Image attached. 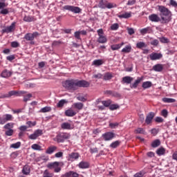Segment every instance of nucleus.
Returning a JSON list of instances; mask_svg holds the SVG:
<instances>
[{
  "instance_id": "f704fd0d",
  "label": "nucleus",
  "mask_w": 177,
  "mask_h": 177,
  "mask_svg": "<svg viewBox=\"0 0 177 177\" xmlns=\"http://www.w3.org/2000/svg\"><path fill=\"white\" fill-rule=\"evenodd\" d=\"M160 145H161V141H160V140H155L154 141L152 142L151 147L156 148L158 147Z\"/></svg>"
},
{
  "instance_id": "49530a36",
  "label": "nucleus",
  "mask_w": 177,
  "mask_h": 177,
  "mask_svg": "<svg viewBox=\"0 0 177 177\" xmlns=\"http://www.w3.org/2000/svg\"><path fill=\"white\" fill-rule=\"evenodd\" d=\"M117 109H120V105L117 104H111L109 106V109L111 111L117 110Z\"/></svg>"
},
{
  "instance_id": "052dcab7",
  "label": "nucleus",
  "mask_w": 177,
  "mask_h": 177,
  "mask_svg": "<svg viewBox=\"0 0 177 177\" xmlns=\"http://www.w3.org/2000/svg\"><path fill=\"white\" fill-rule=\"evenodd\" d=\"M111 49H112V50H118L120 46L118 44H113L111 46Z\"/></svg>"
},
{
  "instance_id": "4be33fe9",
  "label": "nucleus",
  "mask_w": 177,
  "mask_h": 177,
  "mask_svg": "<svg viewBox=\"0 0 177 177\" xmlns=\"http://www.w3.org/2000/svg\"><path fill=\"white\" fill-rule=\"evenodd\" d=\"M11 96H19V91H11L8 93L3 96V97H10Z\"/></svg>"
},
{
  "instance_id": "37998d69",
  "label": "nucleus",
  "mask_w": 177,
  "mask_h": 177,
  "mask_svg": "<svg viewBox=\"0 0 177 177\" xmlns=\"http://www.w3.org/2000/svg\"><path fill=\"white\" fill-rule=\"evenodd\" d=\"M20 146H21V142H17L16 143L12 144L10 145V147L12 149H19V147H20Z\"/></svg>"
},
{
  "instance_id": "5fc2aeb1",
  "label": "nucleus",
  "mask_w": 177,
  "mask_h": 177,
  "mask_svg": "<svg viewBox=\"0 0 177 177\" xmlns=\"http://www.w3.org/2000/svg\"><path fill=\"white\" fill-rule=\"evenodd\" d=\"M93 78H95L96 80H100L103 78V75L102 73H97L93 75Z\"/></svg>"
},
{
  "instance_id": "bf43d9fd",
  "label": "nucleus",
  "mask_w": 177,
  "mask_h": 177,
  "mask_svg": "<svg viewBox=\"0 0 177 177\" xmlns=\"http://www.w3.org/2000/svg\"><path fill=\"white\" fill-rule=\"evenodd\" d=\"M106 3H104V1H101L99 3V8L101 9H106Z\"/></svg>"
},
{
  "instance_id": "58836bf2",
  "label": "nucleus",
  "mask_w": 177,
  "mask_h": 177,
  "mask_svg": "<svg viewBox=\"0 0 177 177\" xmlns=\"http://www.w3.org/2000/svg\"><path fill=\"white\" fill-rule=\"evenodd\" d=\"M113 8H117V4L114 3H106V9H113Z\"/></svg>"
},
{
  "instance_id": "b1692460",
  "label": "nucleus",
  "mask_w": 177,
  "mask_h": 177,
  "mask_svg": "<svg viewBox=\"0 0 177 177\" xmlns=\"http://www.w3.org/2000/svg\"><path fill=\"white\" fill-rule=\"evenodd\" d=\"M57 167H59V162L48 163L47 165V168L49 169H55Z\"/></svg>"
},
{
  "instance_id": "1a4fd4ad",
  "label": "nucleus",
  "mask_w": 177,
  "mask_h": 177,
  "mask_svg": "<svg viewBox=\"0 0 177 177\" xmlns=\"http://www.w3.org/2000/svg\"><path fill=\"white\" fill-rule=\"evenodd\" d=\"M39 35V33L38 32H35L33 33H27L24 36V39L26 41H34V38H37Z\"/></svg>"
},
{
  "instance_id": "79ce46f5",
  "label": "nucleus",
  "mask_w": 177,
  "mask_h": 177,
  "mask_svg": "<svg viewBox=\"0 0 177 177\" xmlns=\"http://www.w3.org/2000/svg\"><path fill=\"white\" fill-rule=\"evenodd\" d=\"M159 40L162 44H168L169 42V39L167 37H159Z\"/></svg>"
},
{
  "instance_id": "cd10ccee",
  "label": "nucleus",
  "mask_w": 177,
  "mask_h": 177,
  "mask_svg": "<svg viewBox=\"0 0 177 177\" xmlns=\"http://www.w3.org/2000/svg\"><path fill=\"white\" fill-rule=\"evenodd\" d=\"M153 85V83H151V82H144L143 83H142V88H144V89H147V88H151V86Z\"/></svg>"
},
{
  "instance_id": "de8ad7c7",
  "label": "nucleus",
  "mask_w": 177,
  "mask_h": 177,
  "mask_svg": "<svg viewBox=\"0 0 177 177\" xmlns=\"http://www.w3.org/2000/svg\"><path fill=\"white\" fill-rule=\"evenodd\" d=\"M14 132H15V131H13V129H9L6 131L5 135H6V136H12L13 135Z\"/></svg>"
},
{
  "instance_id": "603ef678",
  "label": "nucleus",
  "mask_w": 177,
  "mask_h": 177,
  "mask_svg": "<svg viewBox=\"0 0 177 177\" xmlns=\"http://www.w3.org/2000/svg\"><path fill=\"white\" fill-rule=\"evenodd\" d=\"M67 101L66 100H61L57 104V107H63L64 106V104L66 103Z\"/></svg>"
},
{
  "instance_id": "f03ea898",
  "label": "nucleus",
  "mask_w": 177,
  "mask_h": 177,
  "mask_svg": "<svg viewBox=\"0 0 177 177\" xmlns=\"http://www.w3.org/2000/svg\"><path fill=\"white\" fill-rule=\"evenodd\" d=\"M157 8L160 12V19H162V24H168L172 20V12L164 6H158Z\"/></svg>"
},
{
  "instance_id": "2f4dec72",
  "label": "nucleus",
  "mask_w": 177,
  "mask_h": 177,
  "mask_svg": "<svg viewBox=\"0 0 177 177\" xmlns=\"http://www.w3.org/2000/svg\"><path fill=\"white\" fill-rule=\"evenodd\" d=\"M31 149H32V150H35V151H41V147L38 145V144H33L31 146Z\"/></svg>"
},
{
  "instance_id": "e433bc0d",
  "label": "nucleus",
  "mask_w": 177,
  "mask_h": 177,
  "mask_svg": "<svg viewBox=\"0 0 177 177\" xmlns=\"http://www.w3.org/2000/svg\"><path fill=\"white\" fill-rule=\"evenodd\" d=\"M151 29L150 27H147V28H142L140 30V34H142V35H145V34H147V32H150Z\"/></svg>"
},
{
  "instance_id": "412c9836",
  "label": "nucleus",
  "mask_w": 177,
  "mask_h": 177,
  "mask_svg": "<svg viewBox=\"0 0 177 177\" xmlns=\"http://www.w3.org/2000/svg\"><path fill=\"white\" fill-rule=\"evenodd\" d=\"M103 77V80L104 81H110V80H111V78H113V73H110V72H107L106 73H104Z\"/></svg>"
},
{
  "instance_id": "f8f14e48",
  "label": "nucleus",
  "mask_w": 177,
  "mask_h": 177,
  "mask_svg": "<svg viewBox=\"0 0 177 177\" xmlns=\"http://www.w3.org/2000/svg\"><path fill=\"white\" fill-rule=\"evenodd\" d=\"M102 138L106 141L111 140V139H113V138H114V133L106 132V133L102 134Z\"/></svg>"
},
{
  "instance_id": "4c0bfd02",
  "label": "nucleus",
  "mask_w": 177,
  "mask_h": 177,
  "mask_svg": "<svg viewBox=\"0 0 177 177\" xmlns=\"http://www.w3.org/2000/svg\"><path fill=\"white\" fill-rule=\"evenodd\" d=\"M56 149H57V147H56L55 146L50 147L48 148L46 153H47V154H52L55 151V150H56Z\"/></svg>"
},
{
  "instance_id": "c756f323",
  "label": "nucleus",
  "mask_w": 177,
  "mask_h": 177,
  "mask_svg": "<svg viewBox=\"0 0 177 177\" xmlns=\"http://www.w3.org/2000/svg\"><path fill=\"white\" fill-rule=\"evenodd\" d=\"M49 111H52V108L50 106H45L41 108L39 111V113H49Z\"/></svg>"
},
{
  "instance_id": "13d9d810",
  "label": "nucleus",
  "mask_w": 177,
  "mask_h": 177,
  "mask_svg": "<svg viewBox=\"0 0 177 177\" xmlns=\"http://www.w3.org/2000/svg\"><path fill=\"white\" fill-rule=\"evenodd\" d=\"M169 4L171 6H173V8H177V2L175 0H170Z\"/></svg>"
},
{
  "instance_id": "9d476101",
  "label": "nucleus",
  "mask_w": 177,
  "mask_h": 177,
  "mask_svg": "<svg viewBox=\"0 0 177 177\" xmlns=\"http://www.w3.org/2000/svg\"><path fill=\"white\" fill-rule=\"evenodd\" d=\"M80 158V153L77 152H72L68 156V161H75V160H78Z\"/></svg>"
},
{
  "instance_id": "c9c22d12",
  "label": "nucleus",
  "mask_w": 177,
  "mask_h": 177,
  "mask_svg": "<svg viewBox=\"0 0 177 177\" xmlns=\"http://www.w3.org/2000/svg\"><path fill=\"white\" fill-rule=\"evenodd\" d=\"M147 46V45L146 44V43L143 41H140L136 44V48H138V49H142V48H146Z\"/></svg>"
},
{
  "instance_id": "338daca9",
  "label": "nucleus",
  "mask_w": 177,
  "mask_h": 177,
  "mask_svg": "<svg viewBox=\"0 0 177 177\" xmlns=\"http://www.w3.org/2000/svg\"><path fill=\"white\" fill-rule=\"evenodd\" d=\"M74 35L77 39H81V32H80V31L75 32Z\"/></svg>"
},
{
  "instance_id": "bb28decb",
  "label": "nucleus",
  "mask_w": 177,
  "mask_h": 177,
  "mask_svg": "<svg viewBox=\"0 0 177 177\" xmlns=\"http://www.w3.org/2000/svg\"><path fill=\"white\" fill-rule=\"evenodd\" d=\"M104 64V61L103 59H95L93 62V66H96L98 67L99 66H102V64Z\"/></svg>"
},
{
  "instance_id": "774afa93",
  "label": "nucleus",
  "mask_w": 177,
  "mask_h": 177,
  "mask_svg": "<svg viewBox=\"0 0 177 177\" xmlns=\"http://www.w3.org/2000/svg\"><path fill=\"white\" fill-rule=\"evenodd\" d=\"M19 42H17V41H12V43H11V46H12V48H19Z\"/></svg>"
},
{
  "instance_id": "69168bd1",
  "label": "nucleus",
  "mask_w": 177,
  "mask_h": 177,
  "mask_svg": "<svg viewBox=\"0 0 177 177\" xmlns=\"http://www.w3.org/2000/svg\"><path fill=\"white\" fill-rule=\"evenodd\" d=\"M75 174H77V173L73 172V171H69V172H67L65 174V176L66 177H70V176L74 177Z\"/></svg>"
},
{
  "instance_id": "680f3d73",
  "label": "nucleus",
  "mask_w": 177,
  "mask_h": 177,
  "mask_svg": "<svg viewBox=\"0 0 177 177\" xmlns=\"http://www.w3.org/2000/svg\"><path fill=\"white\" fill-rule=\"evenodd\" d=\"M145 171H140L134 175V177H142L145 176Z\"/></svg>"
},
{
  "instance_id": "8fccbe9b",
  "label": "nucleus",
  "mask_w": 177,
  "mask_h": 177,
  "mask_svg": "<svg viewBox=\"0 0 177 177\" xmlns=\"http://www.w3.org/2000/svg\"><path fill=\"white\" fill-rule=\"evenodd\" d=\"M31 97H32V94L31 93H28L26 95L24 96V102H28V100H30V99H31Z\"/></svg>"
},
{
  "instance_id": "4d7b16f0",
  "label": "nucleus",
  "mask_w": 177,
  "mask_h": 177,
  "mask_svg": "<svg viewBox=\"0 0 177 177\" xmlns=\"http://www.w3.org/2000/svg\"><path fill=\"white\" fill-rule=\"evenodd\" d=\"M102 104L105 106V107H109L111 104V100H107V101H102Z\"/></svg>"
},
{
  "instance_id": "c85d7f7f",
  "label": "nucleus",
  "mask_w": 177,
  "mask_h": 177,
  "mask_svg": "<svg viewBox=\"0 0 177 177\" xmlns=\"http://www.w3.org/2000/svg\"><path fill=\"white\" fill-rule=\"evenodd\" d=\"M62 129H72L71 124L68 122H64L61 124Z\"/></svg>"
},
{
  "instance_id": "f3484780",
  "label": "nucleus",
  "mask_w": 177,
  "mask_h": 177,
  "mask_svg": "<svg viewBox=\"0 0 177 177\" xmlns=\"http://www.w3.org/2000/svg\"><path fill=\"white\" fill-rule=\"evenodd\" d=\"M78 167L81 169H86V168H89V163L88 162L82 161L78 164Z\"/></svg>"
},
{
  "instance_id": "0e129e2a",
  "label": "nucleus",
  "mask_w": 177,
  "mask_h": 177,
  "mask_svg": "<svg viewBox=\"0 0 177 177\" xmlns=\"http://www.w3.org/2000/svg\"><path fill=\"white\" fill-rule=\"evenodd\" d=\"M77 99L79 100V102H86V98H85L84 96L82 95H79L77 97Z\"/></svg>"
},
{
  "instance_id": "6e6d98bb",
  "label": "nucleus",
  "mask_w": 177,
  "mask_h": 177,
  "mask_svg": "<svg viewBox=\"0 0 177 177\" xmlns=\"http://www.w3.org/2000/svg\"><path fill=\"white\" fill-rule=\"evenodd\" d=\"M161 115H162V117L165 118H167V117H168V111L167 109L162 110Z\"/></svg>"
},
{
  "instance_id": "aec40b11",
  "label": "nucleus",
  "mask_w": 177,
  "mask_h": 177,
  "mask_svg": "<svg viewBox=\"0 0 177 177\" xmlns=\"http://www.w3.org/2000/svg\"><path fill=\"white\" fill-rule=\"evenodd\" d=\"M163 68L164 66L161 64H158L153 66V70L158 73L161 72V71L163 70Z\"/></svg>"
},
{
  "instance_id": "393cba45",
  "label": "nucleus",
  "mask_w": 177,
  "mask_h": 177,
  "mask_svg": "<svg viewBox=\"0 0 177 177\" xmlns=\"http://www.w3.org/2000/svg\"><path fill=\"white\" fill-rule=\"evenodd\" d=\"M132 50V46L131 45H127L122 49V53H129Z\"/></svg>"
},
{
  "instance_id": "473e14b6",
  "label": "nucleus",
  "mask_w": 177,
  "mask_h": 177,
  "mask_svg": "<svg viewBox=\"0 0 177 177\" xmlns=\"http://www.w3.org/2000/svg\"><path fill=\"white\" fill-rule=\"evenodd\" d=\"M22 173L24 174V175L30 174V167H28L27 165L24 166L22 169Z\"/></svg>"
},
{
  "instance_id": "2eb2a0df",
  "label": "nucleus",
  "mask_w": 177,
  "mask_h": 177,
  "mask_svg": "<svg viewBox=\"0 0 177 177\" xmlns=\"http://www.w3.org/2000/svg\"><path fill=\"white\" fill-rule=\"evenodd\" d=\"M76 114L77 111H74L73 109H69L65 111L66 117H74Z\"/></svg>"
},
{
  "instance_id": "6ab92c4d",
  "label": "nucleus",
  "mask_w": 177,
  "mask_h": 177,
  "mask_svg": "<svg viewBox=\"0 0 177 177\" xmlns=\"http://www.w3.org/2000/svg\"><path fill=\"white\" fill-rule=\"evenodd\" d=\"M133 81V77L131 76H125L122 78V83L123 84H131Z\"/></svg>"
},
{
  "instance_id": "9b49d317",
  "label": "nucleus",
  "mask_w": 177,
  "mask_h": 177,
  "mask_svg": "<svg viewBox=\"0 0 177 177\" xmlns=\"http://www.w3.org/2000/svg\"><path fill=\"white\" fill-rule=\"evenodd\" d=\"M162 57V54L161 53H152L149 55V59L151 60H160Z\"/></svg>"
},
{
  "instance_id": "864d4df0",
  "label": "nucleus",
  "mask_w": 177,
  "mask_h": 177,
  "mask_svg": "<svg viewBox=\"0 0 177 177\" xmlns=\"http://www.w3.org/2000/svg\"><path fill=\"white\" fill-rule=\"evenodd\" d=\"M118 125H119L118 122L109 123V127L112 129H115V128H117Z\"/></svg>"
},
{
  "instance_id": "a211bd4d",
  "label": "nucleus",
  "mask_w": 177,
  "mask_h": 177,
  "mask_svg": "<svg viewBox=\"0 0 177 177\" xmlns=\"http://www.w3.org/2000/svg\"><path fill=\"white\" fill-rule=\"evenodd\" d=\"M142 80H143V77H138L137 80L133 82V84L130 86V88H138V85H139V84H140V82H142Z\"/></svg>"
},
{
  "instance_id": "4468645a",
  "label": "nucleus",
  "mask_w": 177,
  "mask_h": 177,
  "mask_svg": "<svg viewBox=\"0 0 177 177\" xmlns=\"http://www.w3.org/2000/svg\"><path fill=\"white\" fill-rule=\"evenodd\" d=\"M155 115H156L154 114L153 112H151L147 115L145 122L146 124H147V125H149V124H151V121H153V119L154 118Z\"/></svg>"
},
{
  "instance_id": "a878e982",
  "label": "nucleus",
  "mask_w": 177,
  "mask_h": 177,
  "mask_svg": "<svg viewBox=\"0 0 177 177\" xmlns=\"http://www.w3.org/2000/svg\"><path fill=\"white\" fill-rule=\"evenodd\" d=\"M97 42H99V44H106V42H107V37L104 35L99 36Z\"/></svg>"
},
{
  "instance_id": "0eeeda50",
  "label": "nucleus",
  "mask_w": 177,
  "mask_h": 177,
  "mask_svg": "<svg viewBox=\"0 0 177 177\" xmlns=\"http://www.w3.org/2000/svg\"><path fill=\"white\" fill-rule=\"evenodd\" d=\"M42 133H43L42 130L37 129V130H35L33 133L30 134L28 136V138L31 140H35L36 139H37V138H39V136H41Z\"/></svg>"
},
{
  "instance_id": "39448f33",
  "label": "nucleus",
  "mask_w": 177,
  "mask_h": 177,
  "mask_svg": "<svg viewBox=\"0 0 177 177\" xmlns=\"http://www.w3.org/2000/svg\"><path fill=\"white\" fill-rule=\"evenodd\" d=\"M62 10H69V12H73V13L81 12V8L73 6H64L62 7Z\"/></svg>"
},
{
  "instance_id": "423d86ee",
  "label": "nucleus",
  "mask_w": 177,
  "mask_h": 177,
  "mask_svg": "<svg viewBox=\"0 0 177 177\" xmlns=\"http://www.w3.org/2000/svg\"><path fill=\"white\" fill-rule=\"evenodd\" d=\"M16 30V22H13L10 26H6L2 29V32L6 34H10V32H13Z\"/></svg>"
},
{
  "instance_id": "20e7f679",
  "label": "nucleus",
  "mask_w": 177,
  "mask_h": 177,
  "mask_svg": "<svg viewBox=\"0 0 177 177\" xmlns=\"http://www.w3.org/2000/svg\"><path fill=\"white\" fill-rule=\"evenodd\" d=\"M15 118L12 115L9 113H6L2 116H0V125H5L8 121H13Z\"/></svg>"
},
{
  "instance_id": "6e6552de",
  "label": "nucleus",
  "mask_w": 177,
  "mask_h": 177,
  "mask_svg": "<svg viewBox=\"0 0 177 177\" xmlns=\"http://www.w3.org/2000/svg\"><path fill=\"white\" fill-rule=\"evenodd\" d=\"M149 20H150V21H152L153 23L160 22L161 24H162V19L157 14L150 15L149 16Z\"/></svg>"
},
{
  "instance_id": "5701e85b",
  "label": "nucleus",
  "mask_w": 177,
  "mask_h": 177,
  "mask_svg": "<svg viewBox=\"0 0 177 177\" xmlns=\"http://www.w3.org/2000/svg\"><path fill=\"white\" fill-rule=\"evenodd\" d=\"M131 16V12H125L124 14L119 15L118 17H119V19H129Z\"/></svg>"
},
{
  "instance_id": "a19ab883",
  "label": "nucleus",
  "mask_w": 177,
  "mask_h": 177,
  "mask_svg": "<svg viewBox=\"0 0 177 177\" xmlns=\"http://www.w3.org/2000/svg\"><path fill=\"white\" fill-rule=\"evenodd\" d=\"M43 177H53V174L46 169L43 173Z\"/></svg>"
},
{
  "instance_id": "ddd939ff",
  "label": "nucleus",
  "mask_w": 177,
  "mask_h": 177,
  "mask_svg": "<svg viewBox=\"0 0 177 177\" xmlns=\"http://www.w3.org/2000/svg\"><path fill=\"white\" fill-rule=\"evenodd\" d=\"M12 74H13L12 71L5 69L1 72V77H2V78H9L12 77Z\"/></svg>"
},
{
  "instance_id": "dca6fc26",
  "label": "nucleus",
  "mask_w": 177,
  "mask_h": 177,
  "mask_svg": "<svg viewBox=\"0 0 177 177\" xmlns=\"http://www.w3.org/2000/svg\"><path fill=\"white\" fill-rule=\"evenodd\" d=\"M73 109H76V110H78L80 111V110H82V109H84V104H82V102H75L73 105H72Z\"/></svg>"
},
{
  "instance_id": "a18cd8bd",
  "label": "nucleus",
  "mask_w": 177,
  "mask_h": 177,
  "mask_svg": "<svg viewBox=\"0 0 177 177\" xmlns=\"http://www.w3.org/2000/svg\"><path fill=\"white\" fill-rule=\"evenodd\" d=\"M120 146V141H115L110 145V147L115 149Z\"/></svg>"
},
{
  "instance_id": "e2e57ef3",
  "label": "nucleus",
  "mask_w": 177,
  "mask_h": 177,
  "mask_svg": "<svg viewBox=\"0 0 177 177\" xmlns=\"http://www.w3.org/2000/svg\"><path fill=\"white\" fill-rule=\"evenodd\" d=\"M135 133H145V130L142 128H138L135 130Z\"/></svg>"
},
{
  "instance_id": "ea45409f",
  "label": "nucleus",
  "mask_w": 177,
  "mask_h": 177,
  "mask_svg": "<svg viewBox=\"0 0 177 177\" xmlns=\"http://www.w3.org/2000/svg\"><path fill=\"white\" fill-rule=\"evenodd\" d=\"M15 127V123H7L3 126L4 129H12Z\"/></svg>"
},
{
  "instance_id": "09e8293b",
  "label": "nucleus",
  "mask_w": 177,
  "mask_h": 177,
  "mask_svg": "<svg viewBox=\"0 0 177 177\" xmlns=\"http://www.w3.org/2000/svg\"><path fill=\"white\" fill-rule=\"evenodd\" d=\"M119 28L120 25H118V24H113L111 26V30H112V31H117Z\"/></svg>"
},
{
  "instance_id": "72a5a7b5",
  "label": "nucleus",
  "mask_w": 177,
  "mask_h": 177,
  "mask_svg": "<svg viewBox=\"0 0 177 177\" xmlns=\"http://www.w3.org/2000/svg\"><path fill=\"white\" fill-rule=\"evenodd\" d=\"M156 153L158 154V156H164V154H165V149L162 147L158 149L156 151Z\"/></svg>"
},
{
  "instance_id": "3c124183",
  "label": "nucleus",
  "mask_w": 177,
  "mask_h": 177,
  "mask_svg": "<svg viewBox=\"0 0 177 177\" xmlns=\"http://www.w3.org/2000/svg\"><path fill=\"white\" fill-rule=\"evenodd\" d=\"M26 125H28V128H32V127H35L37 125V122H31V121H28L26 122Z\"/></svg>"
},
{
  "instance_id": "7ed1b4c3",
  "label": "nucleus",
  "mask_w": 177,
  "mask_h": 177,
  "mask_svg": "<svg viewBox=\"0 0 177 177\" xmlns=\"http://www.w3.org/2000/svg\"><path fill=\"white\" fill-rule=\"evenodd\" d=\"M70 138V135L67 133H60L55 138L54 140L58 143H63L66 139Z\"/></svg>"
},
{
  "instance_id": "7c9ffc66",
  "label": "nucleus",
  "mask_w": 177,
  "mask_h": 177,
  "mask_svg": "<svg viewBox=\"0 0 177 177\" xmlns=\"http://www.w3.org/2000/svg\"><path fill=\"white\" fill-rule=\"evenodd\" d=\"M162 100L164 103H175L176 102V99L167 97H163Z\"/></svg>"
},
{
  "instance_id": "c03bdc74",
  "label": "nucleus",
  "mask_w": 177,
  "mask_h": 177,
  "mask_svg": "<svg viewBox=\"0 0 177 177\" xmlns=\"http://www.w3.org/2000/svg\"><path fill=\"white\" fill-rule=\"evenodd\" d=\"M24 21L30 23L31 21H34V18L32 17H30V16H25L24 18Z\"/></svg>"
},
{
  "instance_id": "f257e3e1",
  "label": "nucleus",
  "mask_w": 177,
  "mask_h": 177,
  "mask_svg": "<svg viewBox=\"0 0 177 177\" xmlns=\"http://www.w3.org/2000/svg\"><path fill=\"white\" fill-rule=\"evenodd\" d=\"M62 86L68 91H77L78 88H88L89 82L85 80H66L62 82Z\"/></svg>"
}]
</instances>
